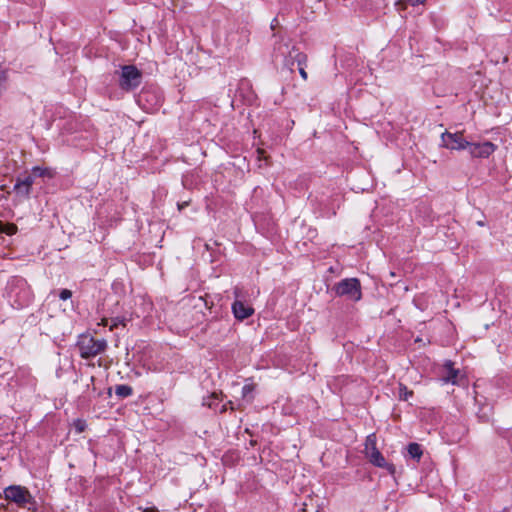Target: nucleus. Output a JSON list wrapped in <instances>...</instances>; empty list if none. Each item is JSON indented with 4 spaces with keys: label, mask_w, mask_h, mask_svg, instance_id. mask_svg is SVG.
Returning <instances> with one entry per match:
<instances>
[{
    "label": "nucleus",
    "mask_w": 512,
    "mask_h": 512,
    "mask_svg": "<svg viewBox=\"0 0 512 512\" xmlns=\"http://www.w3.org/2000/svg\"><path fill=\"white\" fill-rule=\"evenodd\" d=\"M274 50L275 57H282L284 67L288 68L291 72H293L295 64L298 66L306 65L308 61L307 55L290 42H280L275 46Z\"/></svg>",
    "instance_id": "1"
},
{
    "label": "nucleus",
    "mask_w": 512,
    "mask_h": 512,
    "mask_svg": "<svg viewBox=\"0 0 512 512\" xmlns=\"http://www.w3.org/2000/svg\"><path fill=\"white\" fill-rule=\"evenodd\" d=\"M80 351V356L84 359L95 357L107 348V341L105 339H95L90 335H81L77 342Z\"/></svg>",
    "instance_id": "2"
},
{
    "label": "nucleus",
    "mask_w": 512,
    "mask_h": 512,
    "mask_svg": "<svg viewBox=\"0 0 512 512\" xmlns=\"http://www.w3.org/2000/svg\"><path fill=\"white\" fill-rule=\"evenodd\" d=\"M333 289L337 296H345L353 301L362 298L361 283L357 278L343 279Z\"/></svg>",
    "instance_id": "3"
},
{
    "label": "nucleus",
    "mask_w": 512,
    "mask_h": 512,
    "mask_svg": "<svg viewBox=\"0 0 512 512\" xmlns=\"http://www.w3.org/2000/svg\"><path fill=\"white\" fill-rule=\"evenodd\" d=\"M441 142L442 147L456 151L464 150L469 145V141L464 139L463 132L461 131L455 133L443 132L441 134Z\"/></svg>",
    "instance_id": "4"
},
{
    "label": "nucleus",
    "mask_w": 512,
    "mask_h": 512,
    "mask_svg": "<svg viewBox=\"0 0 512 512\" xmlns=\"http://www.w3.org/2000/svg\"><path fill=\"white\" fill-rule=\"evenodd\" d=\"M141 81L140 71L132 65L122 67V73L120 78V86L124 90H131L136 88Z\"/></svg>",
    "instance_id": "5"
},
{
    "label": "nucleus",
    "mask_w": 512,
    "mask_h": 512,
    "mask_svg": "<svg viewBox=\"0 0 512 512\" xmlns=\"http://www.w3.org/2000/svg\"><path fill=\"white\" fill-rule=\"evenodd\" d=\"M470 155L474 158H487L497 149V146L490 141L483 143H471L468 145Z\"/></svg>",
    "instance_id": "6"
},
{
    "label": "nucleus",
    "mask_w": 512,
    "mask_h": 512,
    "mask_svg": "<svg viewBox=\"0 0 512 512\" xmlns=\"http://www.w3.org/2000/svg\"><path fill=\"white\" fill-rule=\"evenodd\" d=\"M4 493L6 499L18 504H24L30 500V494L28 490L21 486H9L5 489Z\"/></svg>",
    "instance_id": "7"
},
{
    "label": "nucleus",
    "mask_w": 512,
    "mask_h": 512,
    "mask_svg": "<svg viewBox=\"0 0 512 512\" xmlns=\"http://www.w3.org/2000/svg\"><path fill=\"white\" fill-rule=\"evenodd\" d=\"M366 458L374 466L387 470L391 477L396 476V467L393 463L388 462L379 450L367 455Z\"/></svg>",
    "instance_id": "8"
},
{
    "label": "nucleus",
    "mask_w": 512,
    "mask_h": 512,
    "mask_svg": "<svg viewBox=\"0 0 512 512\" xmlns=\"http://www.w3.org/2000/svg\"><path fill=\"white\" fill-rule=\"evenodd\" d=\"M232 311L234 316L239 320H244L254 313L252 306L245 304L240 300H236L232 304Z\"/></svg>",
    "instance_id": "9"
},
{
    "label": "nucleus",
    "mask_w": 512,
    "mask_h": 512,
    "mask_svg": "<svg viewBox=\"0 0 512 512\" xmlns=\"http://www.w3.org/2000/svg\"><path fill=\"white\" fill-rule=\"evenodd\" d=\"M444 368L447 371V375L442 377V379H441L442 382L445 384H447V383L457 384V378H458L460 371L453 367V362L450 360L446 361L444 363Z\"/></svg>",
    "instance_id": "10"
},
{
    "label": "nucleus",
    "mask_w": 512,
    "mask_h": 512,
    "mask_svg": "<svg viewBox=\"0 0 512 512\" xmlns=\"http://www.w3.org/2000/svg\"><path fill=\"white\" fill-rule=\"evenodd\" d=\"M374 451H378L377 437H376L375 433H371L365 439V443H364L365 456L373 453Z\"/></svg>",
    "instance_id": "11"
},
{
    "label": "nucleus",
    "mask_w": 512,
    "mask_h": 512,
    "mask_svg": "<svg viewBox=\"0 0 512 512\" xmlns=\"http://www.w3.org/2000/svg\"><path fill=\"white\" fill-rule=\"evenodd\" d=\"M407 452L412 459H415L417 461H419L423 455L422 447L418 443H410L407 446Z\"/></svg>",
    "instance_id": "12"
},
{
    "label": "nucleus",
    "mask_w": 512,
    "mask_h": 512,
    "mask_svg": "<svg viewBox=\"0 0 512 512\" xmlns=\"http://www.w3.org/2000/svg\"><path fill=\"white\" fill-rule=\"evenodd\" d=\"M34 180L31 176L25 177L23 180L18 179L15 183V188H20L21 186H25V189L23 190V196L27 197L30 194V189L33 184Z\"/></svg>",
    "instance_id": "13"
},
{
    "label": "nucleus",
    "mask_w": 512,
    "mask_h": 512,
    "mask_svg": "<svg viewBox=\"0 0 512 512\" xmlns=\"http://www.w3.org/2000/svg\"><path fill=\"white\" fill-rule=\"evenodd\" d=\"M17 232V226L13 223H5L0 220V233L14 235Z\"/></svg>",
    "instance_id": "14"
},
{
    "label": "nucleus",
    "mask_w": 512,
    "mask_h": 512,
    "mask_svg": "<svg viewBox=\"0 0 512 512\" xmlns=\"http://www.w3.org/2000/svg\"><path fill=\"white\" fill-rule=\"evenodd\" d=\"M115 393L117 396L124 398V397H128V396L132 395L133 390L128 385H118V386H116Z\"/></svg>",
    "instance_id": "15"
},
{
    "label": "nucleus",
    "mask_w": 512,
    "mask_h": 512,
    "mask_svg": "<svg viewBox=\"0 0 512 512\" xmlns=\"http://www.w3.org/2000/svg\"><path fill=\"white\" fill-rule=\"evenodd\" d=\"M255 389L254 384H245L242 388V398L246 400L247 402L252 401V392Z\"/></svg>",
    "instance_id": "16"
},
{
    "label": "nucleus",
    "mask_w": 512,
    "mask_h": 512,
    "mask_svg": "<svg viewBox=\"0 0 512 512\" xmlns=\"http://www.w3.org/2000/svg\"><path fill=\"white\" fill-rule=\"evenodd\" d=\"M413 391L409 390L404 384L399 383V399L403 401H407L410 397H412Z\"/></svg>",
    "instance_id": "17"
},
{
    "label": "nucleus",
    "mask_w": 512,
    "mask_h": 512,
    "mask_svg": "<svg viewBox=\"0 0 512 512\" xmlns=\"http://www.w3.org/2000/svg\"><path fill=\"white\" fill-rule=\"evenodd\" d=\"M73 426L77 433H82L86 429L87 424L82 419H76L73 423Z\"/></svg>",
    "instance_id": "18"
},
{
    "label": "nucleus",
    "mask_w": 512,
    "mask_h": 512,
    "mask_svg": "<svg viewBox=\"0 0 512 512\" xmlns=\"http://www.w3.org/2000/svg\"><path fill=\"white\" fill-rule=\"evenodd\" d=\"M119 325L125 326L126 325V319L122 317H115L111 321L110 330L115 329Z\"/></svg>",
    "instance_id": "19"
},
{
    "label": "nucleus",
    "mask_w": 512,
    "mask_h": 512,
    "mask_svg": "<svg viewBox=\"0 0 512 512\" xmlns=\"http://www.w3.org/2000/svg\"><path fill=\"white\" fill-rule=\"evenodd\" d=\"M72 296V292L69 289H63L61 290L59 297L61 300H68Z\"/></svg>",
    "instance_id": "20"
},
{
    "label": "nucleus",
    "mask_w": 512,
    "mask_h": 512,
    "mask_svg": "<svg viewBox=\"0 0 512 512\" xmlns=\"http://www.w3.org/2000/svg\"><path fill=\"white\" fill-rule=\"evenodd\" d=\"M6 80H7V73L4 69L0 68V89L2 88V86L4 85Z\"/></svg>",
    "instance_id": "21"
},
{
    "label": "nucleus",
    "mask_w": 512,
    "mask_h": 512,
    "mask_svg": "<svg viewBox=\"0 0 512 512\" xmlns=\"http://www.w3.org/2000/svg\"><path fill=\"white\" fill-rule=\"evenodd\" d=\"M305 65H301L299 66V74L301 76V78L306 81L307 78H308V75H307V72L305 71V68H304Z\"/></svg>",
    "instance_id": "22"
},
{
    "label": "nucleus",
    "mask_w": 512,
    "mask_h": 512,
    "mask_svg": "<svg viewBox=\"0 0 512 512\" xmlns=\"http://www.w3.org/2000/svg\"><path fill=\"white\" fill-rule=\"evenodd\" d=\"M33 172L39 176H44L46 173V169H42L40 167H34Z\"/></svg>",
    "instance_id": "23"
},
{
    "label": "nucleus",
    "mask_w": 512,
    "mask_h": 512,
    "mask_svg": "<svg viewBox=\"0 0 512 512\" xmlns=\"http://www.w3.org/2000/svg\"><path fill=\"white\" fill-rule=\"evenodd\" d=\"M411 5H417L423 3L425 0H406Z\"/></svg>",
    "instance_id": "24"
},
{
    "label": "nucleus",
    "mask_w": 512,
    "mask_h": 512,
    "mask_svg": "<svg viewBox=\"0 0 512 512\" xmlns=\"http://www.w3.org/2000/svg\"><path fill=\"white\" fill-rule=\"evenodd\" d=\"M228 404L230 405V408L231 410H234V409H241L242 408V404H238L237 407H234L233 405V402L232 401H229Z\"/></svg>",
    "instance_id": "25"
},
{
    "label": "nucleus",
    "mask_w": 512,
    "mask_h": 512,
    "mask_svg": "<svg viewBox=\"0 0 512 512\" xmlns=\"http://www.w3.org/2000/svg\"><path fill=\"white\" fill-rule=\"evenodd\" d=\"M24 189H25V186H21L20 188H15V187H14V190H15L18 194H20V195H22V196H23V190H24Z\"/></svg>",
    "instance_id": "26"
},
{
    "label": "nucleus",
    "mask_w": 512,
    "mask_h": 512,
    "mask_svg": "<svg viewBox=\"0 0 512 512\" xmlns=\"http://www.w3.org/2000/svg\"><path fill=\"white\" fill-rule=\"evenodd\" d=\"M142 512H159L156 508L152 507V508H145L143 509Z\"/></svg>",
    "instance_id": "27"
},
{
    "label": "nucleus",
    "mask_w": 512,
    "mask_h": 512,
    "mask_svg": "<svg viewBox=\"0 0 512 512\" xmlns=\"http://www.w3.org/2000/svg\"><path fill=\"white\" fill-rule=\"evenodd\" d=\"M257 153H258V156H259V159L262 157V155L264 154V150L263 149H260L258 148L257 149Z\"/></svg>",
    "instance_id": "28"
},
{
    "label": "nucleus",
    "mask_w": 512,
    "mask_h": 512,
    "mask_svg": "<svg viewBox=\"0 0 512 512\" xmlns=\"http://www.w3.org/2000/svg\"><path fill=\"white\" fill-rule=\"evenodd\" d=\"M108 324V320L106 318H103L101 320V322L99 323V325H103V326H106Z\"/></svg>",
    "instance_id": "29"
},
{
    "label": "nucleus",
    "mask_w": 512,
    "mask_h": 512,
    "mask_svg": "<svg viewBox=\"0 0 512 512\" xmlns=\"http://www.w3.org/2000/svg\"><path fill=\"white\" fill-rule=\"evenodd\" d=\"M207 405H208L209 407H212V403H211V402H208V403H207Z\"/></svg>",
    "instance_id": "30"
}]
</instances>
